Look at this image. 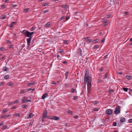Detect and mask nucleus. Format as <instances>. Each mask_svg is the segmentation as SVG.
Returning a JSON list of instances; mask_svg holds the SVG:
<instances>
[{"label": "nucleus", "instance_id": "09e8293b", "mask_svg": "<svg viewBox=\"0 0 132 132\" xmlns=\"http://www.w3.org/2000/svg\"><path fill=\"white\" fill-rule=\"evenodd\" d=\"M102 80L101 79H99L97 81V82H101Z\"/></svg>", "mask_w": 132, "mask_h": 132}, {"label": "nucleus", "instance_id": "a18cd8bd", "mask_svg": "<svg viewBox=\"0 0 132 132\" xmlns=\"http://www.w3.org/2000/svg\"><path fill=\"white\" fill-rule=\"evenodd\" d=\"M113 125L114 126H116L117 125V123L115 122H113Z\"/></svg>", "mask_w": 132, "mask_h": 132}, {"label": "nucleus", "instance_id": "13d9d810", "mask_svg": "<svg viewBox=\"0 0 132 132\" xmlns=\"http://www.w3.org/2000/svg\"><path fill=\"white\" fill-rule=\"evenodd\" d=\"M48 12V10H46L45 11H43L44 13H45L46 12Z\"/></svg>", "mask_w": 132, "mask_h": 132}, {"label": "nucleus", "instance_id": "7ed1b4c3", "mask_svg": "<svg viewBox=\"0 0 132 132\" xmlns=\"http://www.w3.org/2000/svg\"><path fill=\"white\" fill-rule=\"evenodd\" d=\"M120 108L119 106H117L116 107L115 110L114 111V113L115 114H118L120 112Z\"/></svg>", "mask_w": 132, "mask_h": 132}, {"label": "nucleus", "instance_id": "69168bd1", "mask_svg": "<svg viewBox=\"0 0 132 132\" xmlns=\"http://www.w3.org/2000/svg\"><path fill=\"white\" fill-rule=\"evenodd\" d=\"M4 123L3 122H1L0 123V126H1L3 125Z\"/></svg>", "mask_w": 132, "mask_h": 132}, {"label": "nucleus", "instance_id": "6ab92c4d", "mask_svg": "<svg viewBox=\"0 0 132 132\" xmlns=\"http://www.w3.org/2000/svg\"><path fill=\"white\" fill-rule=\"evenodd\" d=\"M50 25V22L47 23L46 24V27H48Z\"/></svg>", "mask_w": 132, "mask_h": 132}, {"label": "nucleus", "instance_id": "79ce46f5", "mask_svg": "<svg viewBox=\"0 0 132 132\" xmlns=\"http://www.w3.org/2000/svg\"><path fill=\"white\" fill-rule=\"evenodd\" d=\"M98 47V45H96L93 48L94 49H95V48H97Z\"/></svg>", "mask_w": 132, "mask_h": 132}, {"label": "nucleus", "instance_id": "ea45409f", "mask_svg": "<svg viewBox=\"0 0 132 132\" xmlns=\"http://www.w3.org/2000/svg\"><path fill=\"white\" fill-rule=\"evenodd\" d=\"M4 84V83L3 82H0V86H1L3 85Z\"/></svg>", "mask_w": 132, "mask_h": 132}, {"label": "nucleus", "instance_id": "cd10ccee", "mask_svg": "<svg viewBox=\"0 0 132 132\" xmlns=\"http://www.w3.org/2000/svg\"><path fill=\"white\" fill-rule=\"evenodd\" d=\"M68 75V72H66L65 74V78L66 79L67 78V76Z\"/></svg>", "mask_w": 132, "mask_h": 132}, {"label": "nucleus", "instance_id": "58836bf2", "mask_svg": "<svg viewBox=\"0 0 132 132\" xmlns=\"http://www.w3.org/2000/svg\"><path fill=\"white\" fill-rule=\"evenodd\" d=\"M1 7L2 8H5L6 7V6H5V5H2L1 6Z\"/></svg>", "mask_w": 132, "mask_h": 132}, {"label": "nucleus", "instance_id": "680f3d73", "mask_svg": "<svg viewBox=\"0 0 132 132\" xmlns=\"http://www.w3.org/2000/svg\"><path fill=\"white\" fill-rule=\"evenodd\" d=\"M88 39V37H85L84 38V40H87Z\"/></svg>", "mask_w": 132, "mask_h": 132}, {"label": "nucleus", "instance_id": "473e14b6", "mask_svg": "<svg viewBox=\"0 0 132 132\" xmlns=\"http://www.w3.org/2000/svg\"><path fill=\"white\" fill-rule=\"evenodd\" d=\"M62 7L64 8H67V5H62Z\"/></svg>", "mask_w": 132, "mask_h": 132}, {"label": "nucleus", "instance_id": "a19ab883", "mask_svg": "<svg viewBox=\"0 0 132 132\" xmlns=\"http://www.w3.org/2000/svg\"><path fill=\"white\" fill-rule=\"evenodd\" d=\"M5 50V48L3 47H0V50L4 51Z\"/></svg>", "mask_w": 132, "mask_h": 132}, {"label": "nucleus", "instance_id": "0eeeda50", "mask_svg": "<svg viewBox=\"0 0 132 132\" xmlns=\"http://www.w3.org/2000/svg\"><path fill=\"white\" fill-rule=\"evenodd\" d=\"M27 97L26 96H24L22 97L21 99V102L22 103H24L26 102V99Z\"/></svg>", "mask_w": 132, "mask_h": 132}, {"label": "nucleus", "instance_id": "4468645a", "mask_svg": "<svg viewBox=\"0 0 132 132\" xmlns=\"http://www.w3.org/2000/svg\"><path fill=\"white\" fill-rule=\"evenodd\" d=\"M126 77L127 79L129 80H130L131 79V77L130 76L126 75Z\"/></svg>", "mask_w": 132, "mask_h": 132}, {"label": "nucleus", "instance_id": "c03bdc74", "mask_svg": "<svg viewBox=\"0 0 132 132\" xmlns=\"http://www.w3.org/2000/svg\"><path fill=\"white\" fill-rule=\"evenodd\" d=\"M107 24H108V23H107V22H105L103 24V26H105L107 25Z\"/></svg>", "mask_w": 132, "mask_h": 132}, {"label": "nucleus", "instance_id": "b1692460", "mask_svg": "<svg viewBox=\"0 0 132 132\" xmlns=\"http://www.w3.org/2000/svg\"><path fill=\"white\" fill-rule=\"evenodd\" d=\"M34 83H31L30 82V83H28L27 84V86H30L31 85H34Z\"/></svg>", "mask_w": 132, "mask_h": 132}, {"label": "nucleus", "instance_id": "bb28decb", "mask_svg": "<svg viewBox=\"0 0 132 132\" xmlns=\"http://www.w3.org/2000/svg\"><path fill=\"white\" fill-rule=\"evenodd\" d=\"M123 90L125 92H127L128 91V88H123Z\"/></svg>", "mask_w": 132, "mask_h": 132}, {"label": "nucleus", "instance_id": "c756f323", "mask_svg": "<svg viewBox=\"0 0 132 132\" xmlns=\"http://www.w3.org/2000/svg\"><path fill=\"white\" fill-rule=\"evenodd\" d=\"M7 126H3L2 128V129H4L7 128Z\"/></svg>", "mask_w": 132, "mask_h": 132}, {"label": "nucleus", "instance_id": "e2e57ef3", "mask_svg": "<svg viewBox=\"0 0 132 132\" xmlns=\"http://www.w3.org/2000/svg\"><path fill=\"white\" fill-rule=\"evenodd\" d=\"M12 104H13V103L12 102L8 103V105H10Z\"/></svg>", "mask_w": 132, "mask_h": 132}, {"label": "nucleus", "instance_id": "4be33fe9", "mask_svg": "<svg viewBox=\"0 0 132 132\" xmlns=\"http://www.w3.org/2000/svg\"><path fill=\"white\" fill-rule=\"evenodd\" d=\"M14 115L15 116H18L19 117H20V116L19 114L18 113H15Z\"/></svg>", "mask_w": 132, "mask_h": 132}, {"label": "nucleus", "instance_id": "338daca9", "mask_svg": "<svg viewBox=\"0 0 132 132\" xmlns=\"http://www.w3.org/2000/svg\"><path fill=\"white\" fill-rule=\"evenodd\" d=\"M118 74L119 75H121L122 74V73L121 72H119L118 73Z\"/></svg>", "mask_w": 132, "mask_h": 132}, {"label": "nucleus", "instance_id": "7c9ffc66", "mask_svg": "<svg viewBox=\"0 0 132 132\" xmlns=\"http://www.w3.org/2000/svg\"><path fill=\"white\" fill-rule=\"evenodd\" d=\"M3 71H6L7 70V68L6 67H3Z\"/></svg>", "mask_w": 132, "mask_h": 132}, {"label": "nucleus", "instance_id": "dca6fc26", "mask_svg": "<svg viewBox=\"0 0 132 132\" xmlns=\"http://www.w3.org/2000/svg\"><path fill=\"white\" fill-rule=\"evenodd\" d=\"M67 112L70 114H72V111L71 110H68L67 111Z\"/></svg>", "mask_w": 132, "mask_h": 132}, {"label": "nucleus", "instance_id": "f257e3e1", "mask_svg": "<svg viewBox=\"0 0 132 132\" xmlns=\"http://www.w3.org/2000/svg\"><path fill=\"white\" fill-rule=\"evenodd\" d=\"M84 80L86 83H87V88H90L91 86L92 78L89 76V73L86 72L84 76Z\"/></svg>", "mask_w": 132, "mask_h": 132}, {"label": "nucleus", "instance_id": "f8f14e48", "mask_svg": "<svg viewBox=\"0 0 132 132\" xmlns=\"http://www.w3.org/2000/svg\"><path fill=\"white\" fill-rule=\"evenodd\" d=\"M49 117V116H48L47 115H43V117H42V121L44 119V118H48Z\"/></svg>", "mask_w": 132, "mask_h": 132}, {"label": "nucleus", "instance_id": "1a4fd4ad", "mask_svg": "<svg viewBox=\"0 0 132 132\" xmlns=\"http://www.w3.org/2000/svg\"><path fill=\"white\" fill-rule=\"evenodd\" d=\"M48 96V94L47 93H45L44 94L42 97V99H44L46 98Z\"/></svg>", "mask_w": 132, "mask_h": 132}, {"label": "nucleus", "instance_id": "de8ad7c7", "mask_svg": "<svg viewBox=\"0 0 132 132\" xmlns=\"http://www.w3.org/2000/svg\"><path fill=\"white\" fill-rule=\"evenodd\" d=\"M128 12L127 11H125L124 12V14L125 15H128Z\"/></svg>", "mask_w": 132, "mask_h": 132}, {"label": "nucleus", "instance_id": "a211bd4d", "mask_svg": "<svg viewBox=\"0 0 132 132\" xmlns=\"http://www.w3.org/2000/svg\"><path fill=\"white\" fill-rule=\"evenodd\" d=\"M33 116H34L33 114H32L31 113H30L29 115L28 118L30 119V118H32Z\"/></svg>", "mask_w": 132, "mask_h": 132}, {"label": "nucleus", "instance_id": "c9c22d12", "mask_svg": "<svg viewBox=\"0 0 132 132\" xmlns=\"http://www.w3.org/2000/svg\"><path fill=\"white\" fill-rule=\"evenodd\" d=\"M6 17L5 15H3L2 16L1 18L2 19H5Z\"/></svg>", "mask_w": 132, "mask_h": 132}, {"label": "nucleus", "instance_id": "2eb2a0df", "mask_svg": "<svg viewBox=\"0 0 132 132\" xmlns=\"http://www.w3.org/2000/svg\"><path fill=\"white\" fill-rule=\"evenodd\" d=\"M10 77L9 75H6L4 77V78L5 79H8Z\"/></svg>", "mask_w": 132, "mask_h": 132}, {"label": "nucleus", "instance_id": "9d476101", "mask_svg": "<svg viewBox=\"0 0 132 132\" xmlns=\"http://www.w3.org/2000/svg\"><path fill=\"white\" fill-rule=\"evenodd\" d=\"M27 92L26 89L21 90L20 91V93L21 94H23Z\"/></svg>", "mask_w": 132, "mask_h": 132}, {"label": "nucleus", "instance_id": "4c0bfd02", "mask_svg": "<svg viewBox=\"0 0 132 132\" xmlns=\"http://www.w3.org/2000/svg\"><path fill=\"white\" fill-rule=\"evenodd\" d=\"M19 101L17 100L14 101L13 102V103L14 104H15V103H19Z\"/></svg>", "mask_w": 132, "mask_h": 132}, {"label": "nucleus", "instance_id": "e433bc0d", "mask_svg": "<svg viewBox=\"0 0 132 132\" xmlns=\"http://www.w3.org/2000/svg\"><path fill=\"white\" fill-rule=\"evenodd\" d=\"M3 113H5L7 112V111L6 109H4L3 110Z\"/></svg>", "mask_w": 132, "mask_h": 132}, {"label": "nucleus", "instance_id": "5701e85b", "mask_svg": "<svg viewBox=\"0 0 132 132\" xmlns=\"http://www.w3.org/2000/svg\"><path fill=\"white\" fill-rule=\"evenodd\" d=\"M29 10V8H26L24 10V12H26L28 11Z\"/></svg>", "mask_w": 132, "mask_h": 132}, {"label": "nucleus", "instance_id": "2f4dec72", "mask_svg": "<svg viewBox=\"0 0 132 132\" xmlns=\"http://www.w3.org/2000/svg\"><path fill=\"white\" fill-rule=\"evenodd\" d=\"M48 4L49 3H45L42 6H44L46 5H48Z\"/></svg>", "mask_w": 132, "mask_h": 132}, {"label": "nucleus", "instance_id": "f704fd0d", "mask_svg": "<svg viewBox=\"0 0 132 132\" xmlns=\"http://www.w3.org/2000/svg\"><path fill=\"white\" fill-rule=\"evenodd\" d=\"M47 110H45V111L44 112V115H47Z\"/></svg>", "mask_w": 132, "mask_h": 132}, {"label": "nucleus", "instance_id": "f03ea898", "mask_svg": "<svg viewBox=\"0 0 132 132\" xmlns=\"http://www.w3.org/2000/svg\"><path fill=\"white\" fill-rule=\"evenodd\" d=\"M22 33H23V34H24L26 37H32V36L31 35L30 32L28 31L24 30L22 31Z\"/></svg>", "mask_w": 132, "mask_h": 132}, {"label": "nucleus", "instance_id": "c85d7f7f", "mask_svg": "<svg viewBox=\"0 0 132 132\" xmlns=\"http://www.w3.org/2000/svg\"><path fill=\"white\" fill-rule=\"evenodd\" d=\"M108 75V74L107 73H106L104 76V77L103 78V79L106 78H107V76Z\"/></svg>", "mask_w": 132, "mask_h": 132}, {"label": "nucleus", "instance_id": "9b49d317", "mask_svg": "<svg viewBox=\"0 0 132 132\" xmlns=\"http://www.w3.org/2000/svg\"><path fill=\"white\" fill-rule=\"evenodd\" d=\"M11 116V115L10 114H7V115H4L2 116L1 117V118H7L9 117H10Z\"/></svg>", "mask_w": 132, "mask_h": 132}, {"label": "nucleus", "instance_id": "4d7b16f0", "mask_svg": "<svg viewBox=\"0 0 132 132\" xmlns=\"http://www.w3.org/2000/svg\"><path fill=\"white\" fill-rule=\"evenodd\" d=\"M92 40L91 39H89L88 40V43H90V42H92Z\"/></svg>", "mask_w": 132, "mask_h": 132}, {"label": "nucleus", "instance_id": "aec40b11", "mask_svg": "<svg viewBox=\"0 0 132 132\" xmlns=\"http://www.w3.org/2000/svg\"><path fill=\"white\" fill-rule=\"evenodd\" d=\"M7 84L10 86H12L13 85V84L11 82H9L7 83Z\"/></svg>", "mask_w": 132, "mask_h": 132}, {"label": "nucleus", "instance_id": "864d4df0", "mask_svg": "<svg viewBox=\"0 0 132 132\" xmlns=\"http://www.w3.org/2000/svg\"><path fill=\"white\" fill-rule=\"evenodd\" d=\"M9 26L11 28H12L13 27V26L11 24L9 25Z\"/></svg>", "mask_w": 132, "mask_h": 132}, {"label": "nucleus", "instance_id": "f3484780", "mask_svg": "<svg viewBox=\"0 0 132 132\" xmlns=\"http://www.w3.org/2000/svg\"><path fill=\"white\" fill-rule=\"evenodd\" d=\"M36 27H33L31 28L30 29V31H33L36 29Z\"/></svg>", "mask_w": 132, "mask_h": 132}, {"label": "nucleus", "instance_id": "39448f33", "mask_svg": "<svg viewBox=\"0 0 132 132\" xmlns=\"http://www.w3.org/2000/svg\"><path fill=\"white\" fill-rule=\"evenodd\" d=\"M82 50L80 48L78 49L77 51V53L78 55L80 56H81L82 55Z\"/></svg>", "mask_w": 132, "mask_h": 132}, {"label": "nucleus", "instance_id": "052dcab7", "mask_svg": "<svg viewBox=\"0 0 132 132\" xmlns=\"http://www.w3.org/2000/svg\"><path fill=\"white\" fill-rule=\"evenodd\" d=\"M34 32H30V33L31 35V36L32 35H33L34 34Z\"/></svg>", "mask_w": 132, "mask_h": 132}, {"label": "nucleus", "instance_id": "412c9836", "mask_svg": "<svg viewBox=\"0 0 132 132\" xmlns=\"http://www.w3.org/2000/svg\"><path fill=\"white\" fill-rule=\"evenodd\" d=\"M99 42V39H96L94 40L93 41V42L94 43H95L98 42Z\"/></svg>", "mask_w": 132, "mask_h": 132}, {"label": "nucleus", "instance_id": "6e6d98bb", "mask_svg": "<svg viewBox=\"0 0 132 132\" xmlns=\"http://www.w3.org/2000/svg\"><path fill=\"white\" fill-rule=\"evenodd\" d=\"M128 121L129 122L132 123V119H129Z\"/></svg>", "mask_w": 132, "mask_h": 132}, {"label": "nucleus", "instance_id": "0e129e2a", "mask_svg": "<svg viewBox=\"0 0 132 132\" xmlns=\"http://www.w3.org/2000/svg\"><path fill=\"white\" fill-rule=\"evenodd\" d=\"M17 6L16 5V4H13V7H15Z\"/></svg>", "mask_w": 132, "mask_h": 132}, {"label": "nucleus", "instance_id": "6e6552de", "mask_svg": "<svg viewBox=\"0 0 132 132\" xmlns=\"http://www.w3.org/2000/svg\"><path fill=\"white\" fill-rule=\"evenodd\" d=\"M50 119H54L55 120H59V117H58L57 116H55L54 117H52L51 118H50Z\"/></svg>", "mask_w": 132, "mask_h": 132}, {"label": "nucleus", "instance_id": "ddd939ff", "mask_svg": "<svg viewBox=\"0 0 132 132\" xmlns=\"http://www.w3.org/2000/svg\"><path fill=\"white\" fill-rule=\"evenodd\" d=\"M125 119L123 117H121L120 119V121L121 122H123L125 121Z\"/></svg>", "mask_w": 132, "mask_h": 132}, {"label": "nucleus", "instance_id": "5fc2aeb1", "mask_svg": "<svg viewBox=\"0 0 132 132\" xmlns=\"http://www.w3.org/2000/svg\"><path fill=\"white\" fill-rule=\"evenodd\" d=\"M16 23V22H11V24H12V25L13 26V25L14 24H15Z\"/></svg>", "mask_w": 132, "mask_h": 132}, {"label": "nucleus", "instance_id": "49530a36", "mask_svg": "<svg viewBox=\"0 0 132 132\" xmlns=\"http://www.w3.org/2000/svg\"><path fill=\"white\" fill-rule=\"evenodd\" d=\"M71 91L72 92L74 93L75 92V89H74L72 88L71 89Z\"/></svg>", "mask_w": 132, "mask_h": 132}, {"label": "nucleus", "instance_id": "393cba45", "mask_svg": "<svg viewBox=\"0 0 132 132\" xmlns=\"http://www.w3.org/2000/svg\"><path fill=\"white\" fill-rule=\"evenodd\" d=\"M58 52L60 53H62L64 52V51L62 50H60Z\"/></svg>", "mask_w": 132, "mask_h": 132}, {"label": "nucleus", "instance_id": "774afa93", "mask_svg": "<svg viewBox=\"0 0 132 132\" xmlns=\"http://www.w3.org/2000/svg\"><path fill=\"white\" fill-rule=\"evenodd\" d=\"M16 108V107L14 106H13V107H12L11 108V109H15Z\"/></svg>", "mask_w": 132, "mask_h": 132}, {"label": "nucleus", "instance_id": "20e7f679", "mask_svg": "<svg viewBox=\"0 0 132 132\" xmlns=\"http://www.w3.org/2000/svg\"><path fill=\"white\" fill-rule=\"evenodd\" d=\"M113 110L111 109H108L105 111L106 113L109 115H111L112 114Z\"/></svg>", "mask_w": 132, "mask_h": 132}, {"label": "nucleus", "instance_id": "bf43d9fd", "mask_svg": "<svg viewBox=\"0 0 132 132\" xmlns=\"http://www.w3.org/2000/svg\"><path fill=\"white\" fill-rule=\"evenodd\" d=\"M73 97H74L73 99L74 100H76V99H77L78 98L77 97L75 96H74Z\"/></svg>", "mask_w": 132, "mask_h": 132}, {"label": "nucleus", "instance_id": "3c124183", "mask_svg": "<svg viewBox=\"0 0 132 132\" xmlns=\"http://www.w3.org/2000/svg\"><path fill=\"white\" fill-rule=\"evenodd\" d=\"M26 106V105H24V104H23V105H22V107L23 108H25Z\"/></svg>", "mask_w": 132, "mask_h": 132}, {"label": "nucleus", "instance_id": "a878e982", "mask_svg": "<svg viewBox=\"0 0 132 132\" xmlns=\"http://www.w3.org/2000/svg\"><path fill=\"white\" fill-rule=\"evenodd\" d=\"M63 42L64 43L66 44H68V40H64Z\"/></svg>", "mask_w": 132, "mask_h": 132}, {"label": "nucleus", "instance_id": "8fccbe9b", "mask_svg": "<svg viewBox=\"0 0 132 132\" xmlns=\"http://www.w3.org/2000/svg\"><path fill=\"white\" fill-rule=\"evenodd\" d=\"M52 84L54 85H56V83H55V82L54 81H52Z\"/></svg>", "mask_w": 132, "mask_h": 132}, {"label": "nucleus", "instance_id": "423d86ee", "mask_svg": "<svg viewBox=\"0 0 132 132\" xmlns=\"http://www.w3.org/2000/svg\"><path fill=\"white\" fill-rule=\"evenodd\" d=\"M32 38V37H29V38L27 39V44L28 46H29L30 45L31 41V39Z\"/></svg>", "mask_w": 132, "mask_h": 132}, {"label": "nucleus", "instance_id": "72a5a7b5", "mask_svg": "<svg viewBox=\"0 0 132 132\" xmlns=\"http://www.w3.org/2000/svg\"><path fill=\"white\" fill-rule=\"evenodd\" d=\"M109 92L110 93H112L114 92V91L113 89H110L109 90Z\"/></svg>", "mask_w": 132, "mask_h": 132}, {"label": "nucleus", "instance_id": "37998d69", "mask_svg": "<svg viewBox=\"0 0 132 132\" xmlns=\"http://www.w3.org/2000/svg\"><path fill=\"white\" fill-rule=\"evenodd\" d=\"M98 103V102L96 101H94L93 102V103L94 104H97Z\"/></svg>", "mask_w": 132, "mask_h": 132}, {"label": "nucleus", "instance_id": "603ef678", "mask_svg": "<svg viewBox=\"0 0 132 132\" xmlns=\"http://www.w3.org/2000/svg\"><path fill=\"white\" fill-rule=\"evenodd\" d=\"M105 41V39L103 38L101 40V43H102L104 42Z\"/></svg>", "mask_w": 132, "mask_h": 132}]
</instances>
